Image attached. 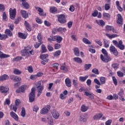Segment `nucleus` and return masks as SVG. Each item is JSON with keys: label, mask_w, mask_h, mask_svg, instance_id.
<instances>
[{"label": "nucleus", "mask_w": 125, "mask_h": 125, "mask_svg": "<svg viewBox=\"0 0 125 125\" xmlns=\"http://www.w3.org/2000/svg\"><path fill=\"white\" fill-rule=\"evenodd\" d=\"M5 34H6V36H8V37H12L13 34L12 32H11V30H10L8 29H6L5 31Z\"/></svg>", "instance_id": "32"}, {"label": "nucleus", "mask_w": 125, "mask_h": 125, "mask_svg": "<svg viewBox=\"0 0 125 125\" xmlns=\"http://www.w3.org/2000/svg\"><path fill=\"white\" fill-rule=\"evenodd\" d=\"M111 124H112V120H108L105 123V125H111Z\"/></svg>", "instance_id": "64"}, {"label": "nucleus", "mask_w": 125, "mask_h": 125, "mask_svg": "<svg viewBox=\"0 0 125 125\" xmlns=\"http://www.w3.org/2000/svg\"><path fill=\"white\" fill-rule=\"evenodd\" d=\"M30 80H32V81H35V80H36V79H38V76H37V75H32L30 77Z\"/></svg>", "instance_id": "55"}, {"label": "nucleus", "mask_w": 125, "mask_h": 125, "mask_svg": "<svg viewBox=\"0 0 125 125\" xmlns=\"http://www.w3.org/2000/svg\"><path fill=\"white\" fill-rule=\"evenodd\" d=\"M21 92H25V90L27 89V85H22L20 87Z\"/></svg>", "instance_id": "44"}, {"label": "nucleus", "mask_w": 125, "mask_h": 125, "mask_svg": "<svg viewBox=\"0 0 125 125\" xmlns=\"http://www.w3.org/2000/svg\"><path fill=\"white\" fill-rule=\"evenodd\" d=\"M10 115L12 118L17 122L19 121V118L18 117V115L16 114V113H14L13 111H12L10 113Z\"/></svg>", "instance_id": "12"}, {"label": "nucleus", "mask_w": 125, "mask_h": 125, "mask_svg": "<svg viewBox=\"0 0 125 125\" xmlns=\"http://www.w3.org/2000/svg\"><path fill=\"white\" fill-rule=\"evenodd\" d=\"M1 45L0 44V59H3L4 58H8V57H10V55H7L3 53V52H1Z\"/></svg>", "instance_id": "8"}, {"label": "nucleus", "mask_w": 125, "mask_h": 125, "mask_svg": "<svg viewBox=\"0 0 125 125\" xmlns=\"http://www.w3.org/2000/svg\"><path fill=\"white\" fill-rule=\"evenodd\" d=\"M10 18L12 20H14L16 17V9H12L11 8L9 9Z\"/></svg>", "instance_id": "5"}, {"label": "nucleus", "mask_w": 125, "mask_h": 125, "mask_svg": "<svg viewBox=\"0 0 125 125\" xmlns=\"http://www.w3.org/2000/svg\"><path fill=\"white\" fill-rule=\"evenodd\" d=\"M21 14L23 17V18H24V19H27L28 17H29V15L28 13H27V12L24 10H21Z\"/></svg>", "instance_id": "18"}, {"label": "nucleus", "mask_w": 125, "mask_h": 125, "mask_svg": "<svg viewBox=\"0 0 125 125\" xmlns=\"http://www.w3.org/2000/svg\"><path fill=\"white\" fill-rule=\"evenodd\" d=\"M104 9L105 10L108 11L110 8V4L109 3H105L104 4Z\"/></svg>", "instance_id": "51"}, {"label": "nucleus", "mask_w": 125, "mask_h": 125, "mask_svg": "<svg viewBox=\"0 0 125 125\" xmlns=\"http://www.w3.org/2000/svg\"><path fill=\"white\" fill-rule=\"evenodd\" d=\"M36 93V89L35 87H33L31 89V92L29 95V102L33 103L35 101V93Z\"/></svg>", "instance_id": "4"}, {"label": "nucleus", "mask_w": 125, "mask_h": 125, "mask_svg": "<svg viewBox=\"0 0 125 125\" xmlns=\"http://www.w3.org/2000/svg\"><path fill=\"white\" fill-rule=\"evenodd\" d=\"M61 54V50H59L54 52V56L55 57H58V56H60Z\"/></svg>", "instance_id": "45"}, {"label": "nucleus", "mask_w": 125, "mask_h": 125, "mask_svg": "<svg viewBox=\"0 0 125 125\" xmlns=\"http://www.w3.org/2000/svg\"><path fill=\"white\" fill-rule=\"evenodd\" d=\"M8 37L6 35H1V34L0 33V40L1 41H2V40H4V39H7Z\"/></svg>", "instance_id": "49"}, {"label": "nucleus", "mask_w": 125, "mask_h": 125, "mask_svg": "<svg viewBox=\"0 0 125 125\" xmlns=\"http://www.w3.org/2000/svg\"><path fill=\"white\" fill-rule=\"evenodd\" d=\"M114 27L110 25H106V29L107 30V31H112L113 28Z\"/></svg>", "instance_id": "63"}, {"label": "nucleus", "mask_w": 125, "mask_h": 125, "mask_svg": "<svg viewBox=\"0 0 125 125\" xmlns=\"http://www.w3.org/2000/svg\"><path fill=\"white\" fill-rule=\"evenodd\" d=\"M18 37L20 38V39H22V40H26L27 39V35L26 34L22 33L21 32L18 33Z\"/></svg>", "instance_id": "24"}, {"label": "nucleus", "mask_w": 125, "mask_h": 125, "mask_svg": "<svg viewBox=\"0 0 125 125\" xmlns=\"http://www.w3.org/2000/svg\"><path fill=\"white\" fill-rule=\"evenodd\" d=\"M44 24L45 26H46V27H49L51 25V23H50L49 21H44Z\"/></svg>", "instance_id": "54"}, {"label": "nucleus", "mask_w": 125, "mask_h": 125, "mask_svg": "<svg viewBox=\"0 0 125 125\" xmlns=\"http://www.w3.org/2000/svg\"><path fill=\"white\" fill-rule=\"evenodd\" d=\"M112 80L113 82V83H114L115 85H117L118 81H117V79H116V77H115V76L112 77Z\"/></svg>", "instance_id": "57"}, {"label": "nucleus", "mask_w": 125, "mask_h": 125, "mask_svg": "<svg viewBox=\"0 0 125 125\" xmlns=\"http://www.w3.org/2000/svg\"><path fill=\"white\" fill-rule=\"evenodd\" d=\"M91 67V64L89 63V64H85L84 65V71H87L90 69Z\"/></svg>", "instance_id": "37"}, {"label": "nucleus", "mask_w": 125, "mask_h": 125, "mask_svg": "<svg viewBox=\"0 0 125 125\" xmlns=\"http://www.w3.org/2000/svg\"><path fill=\"white\" fill-rule=\"evenodd\" d=\"M88 110V106H85L84 104H83L81 107V111L83 113L86 112Z\"/></svg>", "instance_id": "26"}, {"label": "nucleus", "mask_w": 125, "mask_h": 125, "mask_svg": "<svg viewBox=\"0 0 125 125\" xmlns=\"http://www.w3.org/2000/svg\"><path fill=\"white\" fill-rule=\"evenodd\" d=\"M109 51L110 52H112L113 54L115 55V56H118L119 54V52H118V50H117V49L114 45H111L110 46Z\"/></svg>", "instance_id": "6"}, {"label": "nucleus", "mask_w": 125, "mask_h": 125, "mask_svg": "<svg viewBox=\"0 0 125 125\" xmlns=\"http://www.w3.org/2000/svg\"><path fill=\"white\" fill-rule=\"evenodd\" d=\"M48 123L49 125H54V122H53V119L51 117H49L47 118Z\"/></svg>", "instance_id": "38"}, {"label": "nucleus", "mask_w": 125, "mask_h": 125, "mask_svg": "<svg viewBox=\"0 0 125 125\" xmlns=\"http://www.w3.org/2000/svg\"><path fill=\"white\" fill-rule=\"evenodd\" d=\"M37 40L39 42H42V33H38L37 36Z\"/></svg>", "instance_id": "39"}, {"label": "nucleus", "mask_w": 125, "mask_h": 125, "mask_svg": "<svg viewBox=\"0 0 125 125\" xmlns=\"http://www.w3.org/2000/svg\"><path fill=\"white\" fill-rule=\"evenodd\" d=\"M100 81L101 84H104L105 83H106V78L104 77H102L100 78Z\"/></svg>", "instance_id": "46"}, {"label": "nucleus", "mask_w": 125, "mask_h": 125, "mask_svg": "<svg viewBox=\"0 0 125 125\" xmlns=\"http://www.w3.org/2000/svg\"><path fill=\"white\" fill-rule=\"evenodd\" d=\"M73 60L74 62H75L76 63H78V64H82L83 63V60L81 58L79 57H75L73 58Z\"/></svg>", "instance_id": "29"}, {"label": "nucleus", "mask_w": 125, "mask_h": 125, "mask_svg": "<svg viewBox=\"0 0 125 125\" xmlns=\"http://www.w3.org/2000/svg\"><path fill=\"white\" fill-rule=\"evenodd\" d=\"M65 83L67 87H71V86H72L71 85V80H70L69 78H67L66 79H65Z\"/></svg>", "instance_id": "25"}, {"label": "nucleus", "mask_w": 125, "mask_h": 125, "mask_svg": "<svg viewBox=\"0 0 125 125\" xmlns=\"http://www.w3.org/2000/svg\"><path fill=\"white\" fill-rule=\"evenodd\" d=\"M84 95L85 96H88L90 99H94V96H93V94L89 93L88 92L85 91Z\"/></svg>", "instance_id": "30"}, {"label": "nucleus", "mask_w": 125, "mask_h": 125, "mask_svg": "<svg viewBox=\"0 0 125 125\" xmlns=\"http://www.w3.org/2000/svg\"><path fill=\"white\" fill-rule=\"evenodd\" d=\"M78 81L77 80H73V85H74L75 87H76V88H78Z\"/></svg>", "instance_id": "58"}, {"label": "nucleus", "mask_w": 125, "mask_h": 125, "mask_svg": "<svg viewBox=\"0 0 125 125\" xmlns=\"http://www.w3.org/2000/svg\"><path fill=\"white\" fill-rule=\"evenodd\" d=\"M102 52L104 54H101L100 58L102 61L104 62V63H108L109 61H111V58L108 56V53L107 52V50L106 49L103 48L102 49Z\"/></svg>", "instance_id": "1"}, {"label": "nucleus", "mask_w": 125, "mask_h": 125, "mask_svg": "<svg viewBox=\"0 0 125 125\" xmlns=\"http://www.w3.org/2000/svg\"><path fill=\"white\" fill-rule=\"evenodd\" d=\"M82 41L84 43H85V44H91V42L85 38H83Z\"/></svg>", "instance_id": "40"}, {"label": "nucleus", "mask_w": 125, "mask_h": 125, "mask_svg": "<svg viewBox=\"0 0 125 125\" xmlns=\"http://www.w3.org/2000/svg\"><path fill=\"white\" fill-rule=\"evenodd\" d=\"M37 88L38 91V95L37 96L39 97L41 95L42 93V90L44 89V85H42L41 87H39Z\"/></svg>", "instance_id": "20"}, {"label": "nucleus", "mask_w": 125, "mask_h": 125, "mask_svg": "<svg viewBox=\"0 0 125 125\" xmlns=\"http://www.w3.org/2000/svg\"><path fill=\"white\" fill-rule=\"evenodd\" d=\"M67 31V29L66 28L59 27L58 28V32L60 33H65Z\"/></svg>", "instance_id": "41"}, {"label": "nucleus", "mask_w": 125, "mask_h": 125, "mask_svg": "<svg viewBox=\"0 0 125 125\" xmlns=\"http://www.w3.org/2000/svg\"><path fill=\"white\" fill-rule=\"evenodd\" d=\"M73 50L75 56H80V50H79V48L75 47Z\"/></svg>", "instance_id": "33"}, {"label": "nucleus", "mask_w": 125, "mask_h": 125, "mask_svg": "<svg viewBox=\"0 0 125 125\" xmlns=\"http://www.w3.org/2000/svg\"><path fill=\"white\" fill-rule=\"evenodd\" d=\"M118 19L117 21V24H119V25H123V17H122V15L120 14H118L117 15Z\"/></svg>", "instance_id": "16"}, {"label": "nucleus", "mask_w": 125, "mask_h": 125, "mask_svg": "<svg viewBox=\"0 0 125 125\" xmlns=\"http://www.w3.org/2000/svg\"><path fill=\"white\" fill-rule=\"evenodd\" d=\"M14 74L15 75H21L22 74V71L18 69H15L13 71Z\"/></svg>", "instance_id": "35"}, {"label": "nucleus", "mask_w": 125, "mask_h": 125, "mask_svg": "<svg viewBox=\"0 0 125 125\" xmlns=\"http://www.w3.org/2000/svg\"><path fill=\"white\" fill-rule=\"evenodd\" d=\"M22 57L18 56L16 58L14 59V61H16V62H18V61H20L22 60Z\"/></svg>", "instance_id": "60"}, {"label": "nucleus", "mask_w": 125, "mask_h": 125, "mask_svg": "<svg viewBox=\"0 0 125 125\" xmlns=\"http://www.w3.org/2000/svg\"><path fill=\"white\" fill-rule=\"evenodd\" d=\"M48 57V54H43L42 55L40 56V58L42 60H43V59H45Z\"/></svg>", "instance_id": "53"}, {"label": "nucleus", "mask_w": 125, "mask_h": 125, "mask_svg": "<svg viewBox=\"0 0 125 125\" xmlns=\"http://www.w3.org/2000/svg\"><path fill=\"white\" fill-rule=\"evenodd\" d=\"M10 78L14 82H20L21 81V78L17 76L12 75L10 76Z\"/></svg>", "instance_id": "11"}, {"label": "nucleus", "mask_w": 125, "mask_h": 125, "mask_svg": "<svg viewBox=\"0 0 125 125\" xmlns=\"http://www.w3.org/2000/svg\"><path fill=\"white\" fill-rule=\"evenodd\" d=\"M39 109L40 108H39V107H38V106L34 105L33 108V112H36L37 113V112L39 111Z\"/></svg>", "instance_id": "62"}, {"label": "nucleus", "mask_w": 125, "mask_h": 125, "mask_svg": "<svg viewBox=\"0 0 125 125\" xmlns=\"http://www.w3.org/2000/svg\"><path fill=\"white\" fill-rule=\"evenodd\" d=\"M52 115L53 118H54V119H56V120H57V119H58V118H59V117L60 116V114H59V113H58L56 110H53L52 111Z\"/></svg>", "instance_id": "14"}, {"label": "nucleus", "mask_w": 125, "mask_h": 125, "mask_svg": "<svg viewBox=\"0 0 125 125\" xmlns=\"http://www.w3.org/2000/svg\"><path fill=\"white\" fill-rule=\"evenodd\" d=\"M24 25L27 31L29 32H31L32 31V26L31 24L29 23V22L27 21H24Z\"/></svg>", "instance_id": "10"}, {"label": "nucleus", "mask_w": 125, "mask_h": 125, "mask_svg": "<svg viewBox=\"0 0 125 125\" xmlns=\"http://www.w3.org/2000/svg\"><path fill=\"white\" fill-rule=\"evenodd\" d=\"M50 110V105H47L45 106L41 110V114H42L44 115L45 114H47L48 113V111Z\"/></svg>", "instance_id": "7"}, {"label": "nucleus", "mask_w": 125, "mask_h": 125, "mask_svg": "<svg viewBox=\"0 0 125 125\" xmlns=\"http://www.w3.org/2000/svg\"><path fill=\"white\" fill-rule=\"evenodd\" d=\"M104 47L106 48H108L110 45V42L108 40H104Z\"/></svg>", "instance_id": "42"}, {"label": "nucleus", "mask_w": 125, "mask_h": 125, "mask_svg": "<svg viewBox=\"0 0 125 125\" xmlns=\"http://www.w3.org/2000/svg\"><path fill=\"white\" fill-rule=\"evenodd\" d=\"M88 78V76H85L84 77L83 76H80L79 77V80L81 82H85L86 81V79Z\"/></svg>", "instance_id": "34"}, {"label": "nucleus", "mask_w": 125, "mask_h": 125, "mask_svg": "<svg viewBox=\"0 0 125 125\" xmlns=\"http://www.w3.org/2000/svg\"><path fill=\"white\" fill-rule=\"evenodd\" d=\"M21 116L22 118H25L26 116V110L24 107L21 108Z\"/></svg>", "instance_id": "43"}, {"label": "nucleus", "mask_w": 125, "mask_h": 125, "mask_svg": "<svg viewBox=\"0 0 125 125\" xmlns=\"http://www.w3.org/2000/svg\"><path fill=\"white\" fill-rule=\"evenodd\" d=\"M92 72L96 75H99V71L96 68H94L92 70Z\"/></svg>", "instance_id": "52"}, {"label": "nucleus", "mask_w": 125, "mask_h": 125, "mask_svg": "<svg viewBox=\"0 0 125 125\" xmlns=\"http://www.w3.org/2000/svg\"><path fill=\"white\" fill-rule=\"evenodd\" d=\"M57 17L58 18V21L61 24H64L67 22V20L66 19V17H65V15L62 14L60 15H57Z\"/></svg>", "instance_id": "3"}, {"label": "nucleus", "mask_w": 125, "mask_h": 125, "mask_svg": "<svg viewBox=\"0 0 125 125\" xmlns=\"http://www.w3.org/2000/svg\"><path fill=\"white\" fill-rule=\"evenodd\" d=\"M105 35L106 36V37H107L108 38H109V39H114V38H118V37H119V35H118V34L110 35L109 34H106Z\"/></svg>", "instance_id": "31"}, {"label": "nucleus", "mask_w": 125, "mask_h": 125, "mask_svg": "<svg viewBox=\"0 0 125 125\" xmlns=\"http://www.w3.org/2000/svg\"><path fill=\"white\" fill-rule=\"evenodd\" d=\"M103 117V114L102 113H98L94 115L93 117V120H99Z\"/></svg>", "instance_id": "27"}, {"label": "nucleus", "mask_w": 125, "mask_h": 125, "mask_svg": "<svg viewBox=\"0 0 125 125\" xmlns=\"http://www.w3.org/2000/svg\"><path fill=\"white\" fill-rule=\"evenodd\" d=\"M60 69L64 72H67L68 70V66H66V63H63V65H62Z\"/></svg>", "instance_id": "28"}, {"label": "nucleus", "mask_w": 125, "mask_h": 125, "mask_svg": "<svg viewBox=\"0 0 125 125\" xmlns=\"http://www.w3.org/2000/svg\"><path fill=\"white\" fill-rule=\"evenodd\" d=\"M0 90L1 93H6L7 91L9 90V88L8 87H5L3 86H0Z\"/></svg>", "instance_id": "17"}, {"label": "nucleus", "mask_w": 125, "mask_h": 125, "mask_svg": "<svg viewBox=\"0 0 125 125\" xmlns=\"http://www.w3.org/2000/svg\"><path fill=\"white\" fill-rule=\"evenodd\" d=\"M98 15V11L95 10L93 13H92V16L93 17H96Z\"/></svg>", "instance_id": "59"}, {"label": "nucleus", "mask_w": 125, "mask_h": 125, "mask_svg": "<svg viewBox=\"0 0 125 125\" xmlns=\"http://www.w3.org/2000/svg\"><path fill=\"white\" fill-rule=\"evenodd\" d=\"M9 79V76L7 74H3L0 76V82H3V81H6Z\"/></svg>", "instance_id": "22"}, {"label": "nucleus", "mask_w": 125, "mask_h": 125, "mask_svg": "<svg viewBox=\"0 0 125 125\" xmlns=\"http://www.w3.org/2000/svg\"><path fill=\"white\" fill-rule=\"evenodd\" d=\"M117 47L119 48L120 50H124L125 49V45L123 44V41L122 40L119 41Z\"/></svg>", "instance_id": "15"}, {"label": "nucleus", "mask_w": 125, "mask_h": 125, "mask_svg": "<svg viewBox=\"0 0 125 125\" xmlns=\"http://www.w3.org/2000/svg\"><path fill=\"white\" fill-rule=\"evenodd\" d=\"M46 51V47H45V45L44 44L42 45V50L41 52L42 53H44Z\"/></svg>", "instance_id": "48"}, {"label": "nucleus", "mask_w": 125, "mask_h": 125, "mask_svg": "<svg viewBox=\"0 0 125 125\" xmlns=\"http://www.w3.org/2000/svg\"><path fill=\"white\" fill-rule=\"evenodd\" d=\"M79 120L80 122H83V123H84L86 122V121L87 120V119H86V117H85L84 116L81 115L79 118Z\"/></svg>", "instance_id": "36"}, {"label": "nucleus", "mask_w": 125, "mask_h": 125, "mask_svg": "<svg viewBox=\"0 0 125 125\" xmlns=\"http://www.w3.org/2000/svg\"><path fill=\"white\" fill-rule=\"evenodd\" d=\"M21 53H30L31 55H34L35 52L34 51V50H31L30 51H29V49H24L23 50L21 51Z\"/></svg>", "instance_id": "19"}, {"label": "nucleus", "mask_w": 125, "mask_h": 125, "mask_svg": "<svg viewBox=\"0 0 125 125\" xmlns=\"http://www.w3.org/2000/svg\"><path fill=\"white\" fill-rule=\"evenodd\" d=\"M61 48V45L59 43H56L54 45V48L55 49H60Z\"/></svg>", "instance_id": "56"}, {"label": "nucleus", "mask_w": 125, "mask_h": 125, "mask_svg": "<svg viewBox=\"0 0 125 125\" xmlns=\"http://www.w3.org/2000/svg\"><path fill=\"white\" fill-rule=\"evenodd\" d=\"M96 22L99 26H101V27H104L105 26V21L103 20H96Z\"/></svg>", "instance_id": "21"}, {"label": "nucleus", "mask_w": 125, "mask_h": 125, "mask_svg": "<svg viewBox=\"0 0 125 125\" xmlns=\"http://www.w3.org/2000/svg\"><path fill=\"white\" fill-rule=\"evenodd\" d=\"M103 18L104 20H110L111 19V15L108 13H103Z\"/></svg>", "instance_id": "13"}, {"label": "nucleus", "mask_w": 125, "mask_h": 125, "mask_svg": "<svg viewBox=\"0 0 125 125\" xmlns=\"http://www.w3.org/2000/svg\"><path fill=\"white\" fill-rule=\"evenodd\" d=\"M119 96H124V94H125L124 89L123 88H120V91L118 93Z\"/></svg>", "instance_id": "47"}, {"label": "nucleus", "mask_w": 125, "mask_h": 125, "mask_svg": "<svg viewBox=\"0 0 125 125\" xmlns=\"http://www.w3.org/2000/svg\"><path fill=\"white\" fill-rule=\"evenodd\" d=\"M8 28H9L10 31H13L14 30V24H11L8 25Z\"/></svg>", "instance_id": "61"}, {"label": "nucleus", "mask_w": 125, "mask_h": 125, "mask_svg": "<svg viewBox=\"0 0 125 125\" xmlns=\"http://www.w3.org/2000/svg\"><path fill=\"white\" fill-rule=\"evenodd\" d=\"M62 41H63V38L62 37L60 36H55L54 37L48 38V41L51 42H58V43H61L62 42Z\"/></svg>", "instance_id": "2"}, {"label": "nucleus", "mask_w": 125, "mask_h": 125, "mask_svg": "<svg viewBox=\"0 0 125 125\" xmlns=\"http://www.w3.org/2000/svg\"><path fill=\"white\" fill-rule=\"evenodd\" d=\"M42 42H39V43L36 42L35 44H34V47L35 48H39V47H40V46H41V45H42Z\"/></svg>", "instance_id": "50"}, {"label": "nucleus", "mask_w": 125, "mask_h": 125, "mask_svg": "<svg viewBox=\"0 0 125 125\" xmlns=\"http://www.w3.org/2000/svg\"><path fill=\"white\" fill-rule=\"evenodd\" d=\"M27 0H21L22 5L25 9H29L30 8V5L29 3L26 1Z\"/></svg>", "instance_id": "9"}, {"label": "nucleus", "mask_w": 125, "mask_h": 125, "mask_svg": "<svg viewBox=\"0 0 125 125\" xmlns=\"http://www.w3.org/2000/svg\"><path fill=\"white\" fill-rule=\"evenodd\" d=\"M49 12L53 14H56L57 13V8L56 7H50Z\"/></svg>", "instance_id": "23"}]
</instances>
